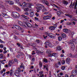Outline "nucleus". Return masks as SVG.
Here are the masks:
<instances>
[{"mask_svg": "<svg viewBox=\"0 0 77 77\" xmlns=\"http://www.w3.org/2000/svg\"><path fill=\"white\" fill-rule=\"evenodd\" d=\"M3 54H2L0 55V58H3Z\"/></svg>", "mask_w": 77, "mask_h": 77, "instance_id": "52", "label": "nucleus"}, {"mask_svg": "<svg viewBox=\"0 0 77 77\" xmlns=\"http://www.w3.org/2000/svg\"><path fill=\"white\" fill-rule=\"evenodd\" d=\"M34 15V13L33 12H30V17H32Z\"/></svg>", "mask_w": 77, "mask_h": 77, "instance_id": "27", "label": "nucleus"}, {"mask_svg": "<svg viewBox=\"0 0 77 77\" xmlns=\"http://www.w3.org/2000/svg\"><path fill=\"white\" fill-rule=\"evenodd\" d=\"M47 16L48 20V19H50L51 18V15H50V16L47 15Z\"/></svg>", "mask_w": 77, "mask_h": 77, "instance_id": "39", "label": "nucleus"}, {"mask_svg": "<svg viewBox=\"0 0 77 77\" xmlns=\"http://www.w3.org/2000/svg\"><path fill=\"white\" fill-rule=\"evenodd\" d=\"M71 23H70L69 22H67L66 23V25H71Z\"/></svg>", "mask_w": 77, "mask_h": 77, "instance_id": "58", "label": "nucleus"}, {"mask_svg": "<svg viewBox=\"0 0 77 77\" xmlns=\"http://www.w3.org/2000/svg\"><path fill=\"white\" fill-rule=\"evenodd\" d=\"M41 41H39V40L38 39H36L35 41V42L37 44H40V43H41Z\"/></svg>", "mask_w": 77, "mask_h": 77, "instance_id": "23", "label": "nucleus"}, {"mask_svg": "<svg viewBox=\"0 0 77 77\" xmlns=\"http://www.w3.org/2000/svg\"><path fill=\"white\" fill-rule=\"evenodd\" d=\"M63 56H64V54H61L60 55L61 57H63Z\"/></svg>", "mask_w": 77, "mask_h": 77, "instance_id": "63", "label": "nucleus"}, {"mask_svg": "<svg viewBox=\"0 0 77 77\" xmlns=\"http://www.w3.org/2000/svg\"><path fill=\"white\" fill-rule=\"evenodd\" d=\"M2 15L3 17H5V18H8V15H6V14H5L3 13H2Z\"/></svg>", "mask_w": 77, "mask_h": 77, "instance_id": "15", "label": "nucleus"}, {"mask_svg": "<svg viewBox=\"0 0 77 77\" xmlns=\"http://www.w3.org/2000/svg\"><path fill=\"white\" fill-rule=\"evenodd\" d=\"M57 12V15L58 16H60V15H61V12L59 11H58Z\"/></svg>", "mask_w": 77, "mask_h": 77, "instance_id": "31", "label": "nucleus"}, {"mask_svg": "<svg viewBox=\"0 0 77 77\" xmlns=\"http://www.w3.org/2000/svg\"><path fill=\"white\" fill-rule=\"evenodd\" d=\"M14 38L15 39H18V37H17L15 35V36L14 37Z\"/></svg>", "mask_w": 77, "mask_h": 77, "instance_id": "51", "label": "nucleus"}, {"mask_svg": "<svg viewBox=\"0 0 77 77\" xmlns=\"http://www.w3.org/2000/svg\"><path fill=\"white\" fill-rule=\"evenodd\" d=\"M22 17H23V18H25V19H29V17H28L27 16H26L24 15H22Z\"/></svg>", "mask_w": 77, "mask_h": 77, "instance_id": "28", "label": "nucleus"}, {"mask_svg": "<svg viewBox=\"0 0 77 77\" xmlns=\"http://www.w3.org/2000/svg\"><path fill=\"white\" fill-rule=\"evenodd\" d=\"M39 75L40 76L42 75H44V74H43V72L42 71L39 72Z\"/></svg>", "mask_w": 77, "mask_h": 77, "instance_id": "33", "label": "nucleus"}, {"mask_svg": "<svg viewBox=\"0 0 77 77\" xmlns=\"http://www.w3.org/2000/svg\"><path fill=\"white\" fill-rule=\"evenodd\" d=\"M15 75L16 76H17V77H20V76H21V74L17 72H15Z\"/></svg>", "mask_w": 77, "mask_h": 77, "instance_id": "16", "label": "nucleus"}, {"mask_svg": "<svg viewBox=\"0 0 77 77\" xmlns=\"http://www.w3.org/2000/svg\"><path fill=\"white\" fill-rule=\"evenodd\" d=\"M17 29L19 30H21V27H20V26H18Z\"/></svg>", "mask_w": 77, "mask_h": 77, "instance_id": "45", "label": "nucleus"}, {"mask_svg": "<svg viewBox=\"0 0 77 77\" xmlns=\"http://www.w3.org/2000/svg\"><path fill=\"white\" fill-rule=\"evenodd\" d=\"M63 32H65L66 33H68V29L66 28H64L63 29Z\"/></svg>", "mask_w": 77, "mask_h": 77, "instance_id": "20", "label": "nucleus"}, {"mask_svg": "<svg viewBox=\"0 0 77 77\" xmlns=\"http://www.w3.org/2000/svg\"><path fill=\"white\" fill-rule=\"evenodd\" d=\"M68 56L69 57H75V55H72L71 54H68Z\"/></svg>", "mask_w": 77, "mask_h": 77, "instance_id": "18", "label": "nucleus"}, {"mask_svg": "<svg viewBox=\"0 0 77 77\" xmlns=\"http://www.w3.org/2000/svg\"><path fill=\"white\" fill-rule=\"evenodd\" d=\"M26 25L27 26H28V27H32V25L29 23H27L25 22V27H26Z\"/></svg>", "mask_w": 77, "mask_h": 77, "instance_id": "8", "label": "nucleus"}, {"mask_svg": "<svg viewBox=\"0 0 77 77\" xmlns=\"http://www.w3.org/2000/svg\"><path fill=\"white\" fill-rule=\"evenodd\" d=\"M61 36L62 38H66V34L64 33L62 34H61Z\"/></svg>", "mask_w": 77, "mask_h": 77, "instance_id": "26", "label": "nucleus"}, {"mask_svg": "<svg viewBox=\"0 0 77 77\" xmlns=\"http://www.w3.org/2000/svg\"><path fill=\"white\" fill-rule=\"evenodd\" d=\"M0 62H1V63H2V64H5V63H4V62H3V61L0 60Z\"/></svg>", "mask_w": 77, "mask_h": 77, "instance_id": "55", "label": "nucleus"}, {"mask_svg": "<svg viewBox=\"0 0 77 77\" xmlns=\"http://www.w3.org/2000/svg\"><path fill=\"white\" fill-rule=\"evenodd\" d=\"M8 3L9 4H10V5H13L14 4V2H13L12 1H8Z\"/></svg>", "mask_w": 77, "mask_h": 77, "instance_id": "12", "label": "nucleus"}, {"mask_svg": "<svg viewBox=\"0 0 77 77\" xmlns=\"http://www.w3.org/2000/svg\"><path fill=\"white\" fill-rule=\"evenodd\" d=\"M65 66H63L61 68V69L62 70H64L65 69Z\"/></svg>", "mask_w": 77, "mask_h": 77, "instance_id": "50", "label": "nucleus"}, {"mask_svg": "<svg viewBox=\"0 0 77 77\" xmlns=\"http://www.w3.org/2000/svg\"><path fill=\"white\" fill-rule=\"evenodd\" d=\"M14 60L15 62H17V63H18V60H17V59L16 58H14Z\"/></svg>", "mask_w": 77, "mask_h": 77, "instance_id": "46", "label": "nucleus"}, {"mask_svg": "<svg viewBox=\"0 0 77 77\" xmlns=\"http://www.w3.org/2000/svg\"><path fill=\"white\" fill-rule=\"evenodd\" d=\"M61 63H62V64H63H63H65V60H62Z\"/></svg>", "mask_w": 77, "mask_h": 77, "instance_id": "40", "label": "nucleus"}, {"mask_svg": "<svg viewBox=\"0 0 77 77\" xmlns=\"http://www.w3.org/2000/svg\"><path fill=\"white\" fill-rule=\"evenodd\" d=\"M70 61H71V60H70V59H69V58H67L66 59V62L68 64H69V63H70Z\"/></svg>", "mask_w": 77, "mask_h": 77, "instance_id": "14", "label": "nucleus"}, {"mask_svg": "<svg viewBox=\"0 0 77 77\" xmlns=\"http://www.w3.org/2000/svg\"><path fill=\"white\" fill-rule=\"evenodd\" d=\"M40 7H41V8H44L45 7H44V5H40Z\"/></svg>", "mask_w": 77, "mask_h": 77, "instance_id": "53", "label": "nucleus"}, {"mask_svg": "<svg viewBox=\"0 0 77 77\" xmlns=\"http://www.w3.org/2000/svg\"><path fill=\"white\" fill-rule=\"evenodd\" d=\"M18 24L20 26H23V27H26V26H25V24H26V22H22L20 21H19L18 22Z\"/></svg>", "mask_w": 77, "mask_h": 77, "instance_id": "2", "label": "nucleus"}, {"mask_svg": "<svg viewBox=\"0 0 77 77\" xmlns=\"http://www.w3.org/2000/svg\"><path fill=\"white\" fill-rule=\"evenodd\" d=\"M12 72H13V71H12V70H10V76H12Z\"/></svg>", "mask_w": 77, "mask_h": 77, "instance_id": "37", "label": "nucleus"}, {"mask_svg": "<svg viewBox=\"0 0 77 77\" xmlns=\"http://www.w3.org/2000/svg\"><path fill=\"white\" fill-rule=\"evenodd\" d=\"M0 42H2V43H5V42L2 40L0 39Z\"/></svg>", "mask_w": 77, "mask_h": 77, "instance_id": "57", "label": "nucleus"}, {"mask_svg": "<svg viewBox=\"0 0 77 77\" xmlns=\"http://www.w3.org/2000/svg\"><path fill=\"white\" fill-rule=\"evenodd\" d=\"M77 4H75V7H74V9H76V7H77Z\"/></svg>", "mask_w": 77, "mask_h": 77, "instance_id": "59", "label": "nucleus"}, {"mask_svg": "<svg viewBox=\"0 0 77 77\" xmlns=\"http://www.w3.org/2000/svg\"><path fill=\"white\" fill-rule=\"evenodd\" d=\"M44 66V68L45 69V68H46V70H47V71H48V68H47V66H46L43 65Z\"/></svg>", "mask_w": 77, "mask_h": 77, "instance_id": "35", "label": "nucleus"}, {"mask_svg": "<svg viewBox=\"0 0 77 77\" xmlns=\"http://www.w3.org/2000/svg\"><path fill=\"white\" fill-rule=\"evenodd\" d=\"M43 19H44V20H48L47 16L44 17H43Z\"/></svg>", "mask_w": 77, "mask_h": 77, "instance_id": "41", "label": "nucleus"}, {"mask_svg": "<svg viewBox=\"0 0 77 77\" xmlns=\"http://www.w3.org/2000/svg\"><path fill=\"white\" fill-rule=\"evenodd\" d=\"M45 48H47V45L48 46V47H53V45H52L51 43L48 42L47 41L45 42Z\"/></svg>", "mask_w": 77, "mask_h": 77, "instance_id": "1", "label": "nucleus"}, {"mask_svg": "<svg viewBox=\"0 0 77 77\" xmlns=\"http://www.w3.org/2000/svg\"><path fill=\"white\" fill-rule=\"evenodd\" d=\"M43 62L45 63H47V62H48V60H47V59L45 58H44L43 60Z\"/></svg>", "mask_w": 77, "mask_h": 77, "instance_id": "25", "label": "nucleus"}, {"mask_svg": "<svg viewBox=\"0 0 77 77\" xmlns=\"http://www.w3.org/2000/svg\"><path fill=\"white\" fill-rule=\"evenodd\" d=\"M48 36L52 38H55L56 37V35H55L52 34H49Z\"/></svg>", "mask_w": 77, "mask_h": 77, "instance_id": "9", "label": "nucleus"}, {"mask_svg": "<svg viewBox=\"0 0 77 77\" xmlns=\"http://www.w3.org/2000/svg\"><path fill=\"white\" fill-rule=\"evenodd\" d=\"M77 71L76 70H74L72 71V75H76L77 74Z\"/></svg>", "mask_w": 77, "mask_h": 77, "instance_id": "13", "label": "nucleus"}, {"mask_svg": "<svg viewBox=\"0 0 77 77\" xmlns=\"http://www.w3.org/2000/svg\"><path fill=\"white\" fill-rule=\"evenodd\" d=\"M28 6L29 8H26V11H27V12H28L29 11H30V8H32L31 6H32V5L31 4L29 3L28 4Z\"/></svg>", "mask_w": 77, "mask_h": 77, "instance_id": "6", "label": "nucleus"}, {"mask_svg": "<svg viewBox=\"0 0 77 77\" xmlns=\"http://www.w3.org/2000/svg\"><path fill=\"white\" fill-rule=\"evenodd\" d=\"M75 49V46H74V45L73 43H72L71 44V50H74Z\"/></svg>", "mask_w": 77, "mask_h": 77, "instance_id": "11", "label": "nucleus"}, {"mask_svg": "<svg viewBox=\"0 0 77 77\" xmlns=\"http://www.w3.org/2000/svg\"><path fill=\"white\" fill-rule=\"evenodd\" d=\"M12 15L14 17H16V18H18L19 17V14L17 12H13L12 13Z\"/></svg>", "mask_w": 77, "mask_h": 77, "instance_id": "3", "label": "nucleus"}, {"mask_svg": "<svg viewBox=\"0 0 77 77\" xmlns=\"http://www.w3.org/2000/svg\"><path fill=\"white\" fill-rule=\"evenodd\" d=\"M23 66H24L23 65V63H21V65L20 66V68H22Z\"/></svg>", "mask_w": 77, "mask_h": 77, "instance_id": "43", "label": "nucleus"}, {"mask_svg": "<svg viewBox=\"0 0 77 77\" xmlns=\"http://www.w3.org/2000/svg\"><path fill=\"white\" fill-rule=\"evenodd\" d=\"M35 15H36V17H38L39 15V14L38 13L36 12L35 14Z\"/></svg>", "mask_w": 77, "mask_h": 77, "instance_id": "47", "label": "nucleus"}, {"mask_svg": "<svg viewBox=\"0 0 77 77\" xmlns=\"http://www.w3.org/2000/svg\"><path fill=\"white\" fill-rule=\"evenodd\" d=\"M42 11L43 12H47V10L45 8V7H44L43 8H42Z\"/></svg>", "mask_w": 77, "mask_h": 77, "instance_id": "19", "label": "nucleus"}, {"mask_svg": "<svg viewBox=\"0 0 77 77\" xmlns=\"http://www.w3.org/2000/svg\"><path fill=\"white\" fill-rule=\"evenodd\" d=\"M65 77H69L68 74H66L65 75Z\"/></svg>", "mask_w": 77, "mask_h": 77, "instance_id": "64", "label": "nucleus"}, {"mask_svg": "<svg viewBox=\"0 0 77 77\" xmlns=\"http://www.w3.org/2000/svg\"><path fill=\"white\" fill-rule=\"evenodd\" d=\"M65 15L70 18H72V15H69V14H65Z\"/></svg>", "mask_w": 77, "mask_h": 77, "instance_id": "17", "label": "nucleus"}, {"mask_svg": "<svg viewBox=\"0 0 77 77\" xmlns=\"http://www.w3.org/2000/svg\"><path fill=\"white\" fill-rule=\"evenodd\" d=\"M13 27H14L15 28H16V29H17L18 27V25H14Z\"/></svg>", "mask_w": 77, "mask_h": 77, "instance_id": "38", "label": "nucleus"}, {"mask_svg": "<svg viewBox=\"0 0 77 77\" xmlns=\"http://www.w3.org/2000/svg\"><path fill=\"white\" fill-rule=\"evenodd\" d=\"M49 13L48 12H45L44 13V14L45 15H48V14Z\"/></svg>", "mask_w": 77, "mask_h": 77, "instance_id": "56", "label": "nucleus"}, {"mask_svg": "<svg viewBox=\"0 0 77 77\" xmlns=\"http://www.w3.org/2000/svg\"><path fill=\"white\" fill-rule=\"evenodd\" d=\"M57 48L58 50H62V48L60 47V46H58L57 47Z\"/></svg>", "mask_w": 77, "mask_h": 77, "instance_id": "30", "label": "nucleus"}, {"mask_svg": "<svg viewBox=\"0 0 77 77\" xmlns=\"http://www.w3.org/2000/svg\"><path fill=\"white\" fill-rule=\"evenodd\" d=\"M42 8L41 7H40V6L37 7V10H42Z\"/></svg>", "mask_w": 77, "mask_h": 77, "instance_id": "29", "label": "nucleus"}, {"mask_svg": "<svg viewBox=\"0 0 77 77\" xmlns=\"http://www.w3.org/2000/svg\"><path fill=\"white\" fill-rule=\"evenodd\" d=\"M15 9L17 11H20V9L19 8H18V7H16L15 8Z\"/></svg>", "mask_w": 77, "mask_h": 77, "instance_id": "42", "label": "nucleus"}, {"mask_svg": "<svg viewBox=\"0 0 77 77\" xmlns=\"http://www.w3.org/2000/svg\"><path fill=\"white\" fill-rule=\"evenodd\" d=\"M55 29H56V27L55 26H49V30H54Z\"/></svg>", "mask_w": 77, "mask_h": 77, "instance_id": "7", "label": "nucleus"}, {"mask_svg": "<svg viewBox=\"0 0 77 77\" xmlns=\"http://www.w3.org/2000/svg\"><path fill=\"white\" fill-rule=\"evenodd\" d=\"M39 66L40 68H42V62L41 61H39Z\"/></svg>", "mask_w": 77, "mask_h": 77, "instance_id": "21", "label": "nucleus"}, {"mask_svg": "<svg viewBox=\"0 0 77 77\" xmlns=\"http://www.w3.org/2000/svg\"><path fill=\"white\" fill-rule=\"evenodd\" d=\"M44 39H46V38H47L48 36H47L46 35L45 36V35H43V36Z\"/></svg>", "mask_w": 77, "mask_h": 77, "instance_id": "61", "label": "nucleus"}, {"mask_svg": "<svg viewBox=\"0 0 77 77\" xmlns=\"http://www.w3.org/2000/svg\"><path fill=\"white\" fill-rule=\"evenodd\" d=\"M4 46L2 44H1L0 45V48H3Z\"/></svg>", "mask_w": 77, "mask_h": 77, "instance_id": "48", "label": "nucleus"}, {"mask_svg": "<svg viewBox=\"0 0 77 77\" xmlns=\"http://www.w3.org/2000/svg\"><path fill=\"white\" fill-rule=\"evenodd\" d=\"M59 41H61L62 40V37H59L58 38Z\"/></svg>", "mask_w": 77, "mask_h": 77, "instance_id": "49", "label": "nucleus"}, {"mask_svg": "<svg viewBox=\"0 0 77 77\" xmlns=\"http://www.w3.org/2000/svg\"><path fill=\"white\" fill-rule=\"evenodd\" d=\"M34 52H35L34 51H33L32 52V54L33 55V54H35V53H34Z\"/></svg>", "mask_w": 77, "mask_h": 77, "instance_id": "60", "label": "nucleus"}, {"mask_svg": "<svg viewBox=\"0 0 77 77\" xmlns=\"http://www.w3.org/2000/svg\"><path fill=\"white\" fill-rule=\"evenodd\" d=\"M63 3L64 4V5H67L68 4V2L65 1H64L63 2Z\"/></svg>", "mask_w": 77, "mask_h": 77, "instance_id": "32", "label": "nucleus"}, {"mask_svg": "<svg viewBox=\"0 0 77 77\" xmlns=\"http://www.w3.org/2000/svg\"><path fill=\"white\" fill-rule=\"evenodd\" d=\"M43 51L41 52V51H39L38 50L36 51V53L38 54H41L42 53H43Z\"/></svg>", "mask_w": 77, "mask_h": 77, "instance_id": "24", "label": "nucleus"}, {"mask_svg": "<svg viewBox=\"0 0 77 77\" xmlns=\"http://www.w3.org/2000/svg\"><path fill=\"white\" fill-rule=\"evenodd\" d=\"M15 1L16 2V3H17V4H19V3H20V2H19V0H15Z\"/></svg>", "mask_w": 77, "mask_h": 77, "instance_id": "44", "label": "nucleus"}, {"mask_svg": "<svg viewBox=\"0 0 77 77\" xmlns=\"http://www.w3.org/2000/svg\"><path fill=\"white\" fill-rule=\"evenodd\" d=\"M42 2L43 3H45L47 6H49V3H48V2L46 0H42Z\"/></svg>", "mask_w": 77, "mask_h": 77, "instance_id": "4", "label": "nucleus"}, {"mask_svg": "<svg viewBox=\"0 0 77 77\" xmlns=\"http://www.w3.org/2000/svg\"><path fill=\"white\" fill-rule=\"evenodd\" d=\"M70 44H73L74 42H75V39H72L70 40Z\"/></svg>", "mask_w": 77, "mask_h": 77, "instance_id": "22", "label": "nucleus"}, {"mask_svg": "<svg viewBox=\"0 0 77 77\" xmlns=\"http://www.w3.org/2000/svg\"><path fill=\"white\" fill-rule=\"evenodd\" d=\"M13 63L14 61H10L9 62L8 66H11Z\"/></svg>", "mask_w": 77, "mask_h": 77, "instance_id": "10", "label": "nucleus"}, {"mask_svg": "<svg viewBox=\"0 0 77 77\" xmlns=\"http://www.w3.org/2000/svg\"><path fill=\"white\" fill-rule=\"evenodd\" d=\"M18 72H21V69H20V68H18Z\"/></svg>", "mask_w": 77, "mask_h": 77, "instance_id": "54", "label": "nucleus"}, {"mask_svg": "<svg viewBox=\"0 0 77 77\" xmlns=\"http://www.w3.org/2000/svg\"><path fill=\"white\" fill-rule=\"evenodd\" d=\"M22 5L23 6V8H24V7L26 6V5H27V4L25 2H24V3H23Z\"/></svg>", "mask_w": 77, "mask_h": 77, "instance_id": "34", "label": "nucleus"}, {"mask_svg": "<svg viewBox=\"0 0 77 77\" xmlns=\"http://www.w3.org/2000/svg\"><path fill=\"white\" fill-rule=\"evenodd\" d=\"M51 51L50 50H48L47 51V54H50L51 53Z\"/></svg>", "mask_w": 77, "mask_h": 77, "instance_id": "36", "label": "nucleus"}, {"mask_svg": "<svg viewBox=\"0 0 77 77\" xmlns=\"http://www.w3.org/2000/svg\"><path fill=\"white\" fill-rule=\"evenodd\" d=\"M48 56H49V57H51L52 56H54L55 57H57V54L56 53H52V54H48Z\"/></svg>", "mask_w": 77, "mask_h": 77, "instance_id": "5", "label": "nucleus"}, {"mask_svg": "<svg viewBox=\"0 0 77 77\" xmlns=\"http://www.w3.org/2000/svg\"><path fill=\"white\" fill-rule=\"evenodd\" d=\"M32 46H33V47H36V45L35 43H33L32 44Z\"/></svg>", "mask_w": 77, "mask_h": 77, "instance_id": "62", "label": "nucleus"}]
</instances>
